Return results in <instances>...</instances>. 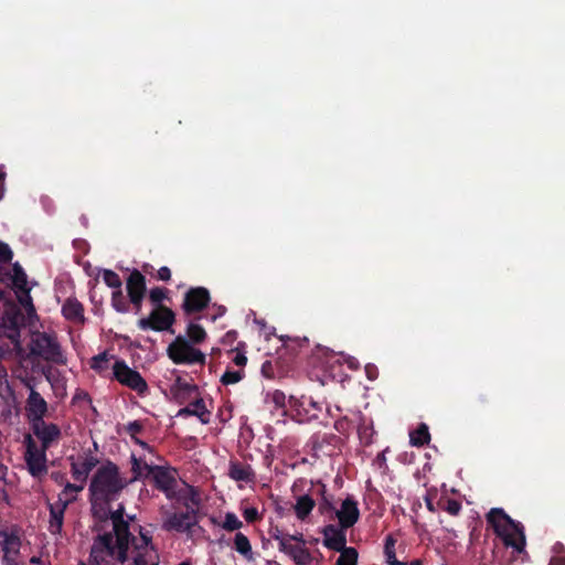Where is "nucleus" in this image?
Wrapping results in <instances>:
<instances>
[{"label":"nucleus","mask_w":565,"mask_h":565,"mask_svg":"<svg viewBox=\"0 0 565 565\" xmlns=\"http://www.w3.org/2000/svg\"><path fill=\"white\" fill-rule=\"evenodd\" d=\"M113 533L107 532L95 537L87 565H116L128 559L129 545H132L131 565H158L159 556L151 544V536L140 530V537H135L129 530V522L124 519V507L109 512Z\"/></svg>","instance_id":"1"},{"label":"nucleus","mask_w":565,"mask_h":565,"mask_svg":"<svg viewBox=\"0 0 565 565\" xmlns=\"http://www.w3.org/2000/svg\"><path fill=\"white\" fill-rule=\"evenodd\" d=\"M486 520L507 547H512L519 553L524 551L526 540L522 523L514 521L502 508L490 509Z\"/></svg>","instance_id":"2"},{"label":"nucleus","mask_w":565,"mask_h":565,"mask_svg":"<svg viewBox=\"0 0 565 565\" xmlns=\"http://www.w3.org/2000/svg\"><path fill=\"white\" fill-rule=\"evenodd\" d=\"M128 482L120 477L118 467L108 461L97 469L92 478L89 491L92 499L97 502L108 503L113 500Z\"/></svg>","instance_id":"3"},{"label":"nucleus","mask_w":565,"mask_h":565,"mask_svg":"<svg viewBox=\"0 0 565 565\" xmlns=\"http://www.w3.org/2000/svg\"><path fill=\"white\" fill-rule=\"evenodd\" d=\"M143 469L146 470V478H150L154 488L162 491L168 499L175 497L177 471L162 466H151L143 462Z\"/></svg>","instance_id":"4"},{"label":"nucleus","mask_w":565,"mask_h":565,"mask_svg":"<svg viewBox=\"0 0 565 565\" xmlns=\"http://www.w3.org/2000/svg\"><path fill=\"white\" fill-rule=\"evenodd\" d=\"M206 338V332L202 326L190 322L186 327L185 335H178L175 340L167 348V353H203L194 349V344L202 343Z\"/></svg>","instance_id":"5"},{"label":"nucleus","mask_w":565,"mask_h":565,"mask_svg":"<svg viewBox=\"0 0 565 565\" xmlns=\"http://www.w3.org/2000/svg\"><path fill=\"white\" fill-rule=\"evenodd\" d=\"M114 377L121 384L130 390L136 391L138 394H143L148 390V384L145 379L136 370L130 369L122 361H116L113 365Z\"/></svg>","instance_id":"6"},{"label":"nucleus","mask_w":565,"mask_h":565,"mask_svg":"<svg viewBox=\"0 0 565 565\" xmlns=\"http://www.w3.org/2000/svg\"><path fill=\"white\" fill-rule=\"evenodd\" d=\"M174 321V312L167 306H160L153 308L148 317L140 319L139 327L142 330L166 331L172 327Z\"/></svg>","instance_id":"7"},{"label":"nucleus","mask_w":565,"mask_h":565,"mask_svg":"<svg viewBox=\"0 0 565 565\" xmlns=\"http://www.w3.org/2000/svg\"><path fill=\"white\" fill-rule=\"evenodd\" d=\"M26 450L24 454V459L28 466L30 473L33 477H41L47 472L46 467V456L43 447L39 448L31 435H26L25 437Z\"/></svg>","instance_id":"8"},{"label":"nucleus","mask_w":565,"mask_h":565,"mask_svg":"<svg viewBox=\"0 0 565 565\" xmlns=\"http://www.w3.org/2000/svg\"><path fill=\"white\" fill-rule=\"evenodd\" d=\"M126 290L129 302L135 309V313H139L141 311L142 302L147 292L146 277L140 270H131L126 280Z\"/></svg>","instance_id":"9"},{"label":"nucleus","mask_w":565,"mask_h":565,"mask_svg":"<svg viewBox=\"0 0 565 565\" xmlns=\"http://www.w3.org/2000/svg\"><path fill=\"white\" fill-rule=\"evenodd\" d=\"M316 409V403L311 397L301 396L297 399L290 396L289 409H285V416H290L297 423H303L317 417Z\"/></svg>","instance_id":"10"},{"label":"nucleus","mask_w":565,"mask_h":565,"mask_svg":"<svg viewBox=\"0 0 565 565\" xmlns=\"http://www.w3.org/2000/svg\"><path fill=\"white\" fill-rule=\"evenodd\" d=\"M211 296L205 287H191L184 295L182 309L190 316L203 311L210 303Z\"/></svg>","instance_id":"11"},{"label":"nucleus","mask_w":565,"mask_h":565,"mask_svg":"<svg viewBox=\"0 0 565 565\" xmlns=\"http://www.w3.org/2000/svg\"><path fill=\"white\" fill-rule=\"evenodd\" d=\"M76 498H62L58 497V500L55 503H50V532L52 534H61L63 522H64V512L70 503H72Z\"/></svg>","instance_id":"12"},{"label":"nucleus","mask_w":565,"mask_h":565,"mask_svg":"<svg viewBox=\"0 0 565 565\" xmlns=\"http://www.w3.org/2000/svg\"><path fill=\"white\" fill-rule=\"evenodd\" d=\"M33 434L41 440V447L47 449L50 445L61 437V429L57 425L46 423L44 419L32 424Z\"/></svg>","instance_id":"13"},{"label":"nucleus","mask_w":565,"mask_h":565,"mask_svg":"<svg viewBox=\"0 0 565 565\" xmlns=\"http://www.w3.org/2000/svg\"><path fill=\"white\" fill-rule=\"evenodd\" d=\"M71 461V472L76 481L85 483L90 471L98 465L99 460L93 455H85L83 458L75 460L74 457L68 458Z\"/></svg>","instance_id":"14"},{"label":"nucleus","mask_w":565,"mask_h":565,"mask_svg":"<svg viewBox=\"0 0 565 565\" xmlns=\"http://www.w3.org/2000/svg\"><path fill=\"white\" fill-rule=\"evenodd\" d=\"M196 514L192 511H185L182 513H172L163 522L162 527L166 531H178L185 532L196 524Z\"/></svg>","instance_id":"15"},{"label":"nucleus","mask_w":565,"mask_h":565,"mask_svg":"<svg viewBox=\"0 0 565 565\" xmlns=\"http://www.w3.org/2000/svg\"><path fill=\"white\" fill-rule=\"evenodd\" d=\"M335 516L342 529L352 527L360 518L358 502L352 497H348L343 500L341 509L335 511Z\"/></svg>","instance_id":"16"},{"label":"nucleus","mask_w":565,"mask_h":565,"mask_svg":"<svg viewBox=\"0 0 565 565\" xmlns=\"http://www.w3.org/2000/svg\"><path fill=\"white\" fill-rule=\"evenodd\" d=\"M343 530L344 529H339L333 524L324 526L322 530L323 545L335 552H342L344 548H349L347 546V536Z\"/></svg>","instance_id":"17"},{"label":"nucleus","mask_w":565,"mask_h":565,"mask_svg":"<svg viewBox=\"0 0 565 565\" xmlns=\"http://www.w3.org/2000/svg\"><path fill=\"white\" fill-rule=\"evenodd\" d=\"M28 417L31 419L32 424L42 420L43 416L47 412V404L44 398L36 392L33 387L30 386V395L26 399L25 406Z\"/></svg>","instance_id":"18"},{"label":"nucleus","mask_w":565,"mask_h":565,"mask_svg":"<svg viewBox=\"0 0 565 565\" xmlns=\"http://www.w3.org/2000/svg\"><path fill=\"white\" fill-rule=\"evenodd\" d=\"M285 554L290 556L297 565H319V562L305 547L303 540H299V543L295 545L285 542Z\"/></svg>","instance_id":"19"},{"label":"nucleus","mask_w":565,"mask_h":565,"mask_svg":"<svg viewBox=\"0 0 565 565\" xmlns=\"http://www.w3.org/2000/svg\"><path fill=\"white\" fill-rule=\"evenodd\" d=\"M62 315L75 326H82L86 321L83 303L73 297L67 298L62 305Z\"/></svg>","instance_id":"20"},{"label":"nucleus","mask_w":565,"mask_h":565,"mask_svg":"<svg viewBox=\"0 0 565 565\" xmlns=\"http://www.w3.org/2000/svg\"><path fill=\"white\" fill-rule=\"evenodd\" d=\"M172 500L180 502L186 511H192L193 514L198 513L201 504L200 492L192 486H186L184 489L177 491Z\"/></svg>","instance_id":"21"},{"label":"nucleus","mask_w":565,"mask_h":565,"mask_svg":"<svg viewBox=\"0 0 565 565\" xmlns=\"http://www.w3.org/2000/svg\"><path fill=\"white\" fill-rule=\"evenodd\" d=\"M32 342L34 348L31 349L30 353H60L56 339L46 332L36 333Z\"/></svg>","instance_id":"22"},{"label":"nucleus","mask_w":565,"mask_h":565,"mask_svg":"<svg viewBox=\"0 0 565 565\" xmlns=\"http://www.w3.org/2000/svg\"><path fill=\"white\" fill-rule=\"evenodd\" d=\"M21 541L19 536L14 534L6 535L2 543V551L4 553L3 559L6 564L17 563V556L19 554Z\"/></svg>","instance_id":"23"},{"label":"nucleus","mask_w":565,"mask_h":565,"mask_svg":"<svg viewBox=\"0 0 565 565\" xmlns=\"http://www.w3.org/2000/svg\"><path fill=\"white\" fill-rule=\"evenodd\" d=\"M179 416H198L203 424H207L210 422V412L206 409L204 405V401L202 398H196L193 403H190L189 406L182 408L178 413Z\"/></svg>","instance_id":"24"},{"label":"nucleus","mask_w":565,"mask_h":565,"mask_svg":"<svg viewBox=\"0 0 565 565\" xmlns=\"http://www.w3.org/2000/svg\"><path fill=\"white\" fill-rule=\"evenodd\" d=\"M228 476L236 481H252L254 472L248 465L237 461L231 462Z\"/></svg>","instance_id":"25"},{"label":"nucleus","mask_w":565,"mask_h":565,"mask_svg":"<svg viewBox=\"0 0 565 565\" xmlns=\"http://www.w3.org/2000/svg\"><path fill=\"white\" fill-rule=\"evenodd\" d=\"M315 505V500L310 495L303 494L298 497L297 502L294 505V510L297 518L301 521H305L306 518L311 513Z\"/></svg>","instance_id":"26"},{"label":"nucleus","mask_w":565,"mask_h":565,"mask_svg":"<svg viewBox=\"0 0 565 565\" xmlns=\"http://www.w3.org/2000/svg\"><path fill=\"white\" fill-rule=\"evenodd\" d=\"M196 391V386L190 385L182 381L180 376L175 379V383L171 388V392L174 396V398L179 403H183L185 401L186 394H190L192 392Z\"/></svg>","instance_id":"27"},{"label":"nucleus","mask_w":565,"mask_h":565,"mask_svg":"<svg viewBox=\"0 0 565 565\" xmlns=\"http://www.w3.org/2000/svg\"><path fill=\"white\" fill-rule=\"evenodd\" d=\"M411 444L416 447H423L430 440V434L426 424H420L411 433Z\"/></svg>","instance_id":"28"},{"label":"nucleus","mask_w":565,"mask_h":565,"mask_svg":"<svg viewBox=\"0 0 565 565\" xmlns=\"http://www.w3.org/2000/svg\"><path fill=\"white\" fill-rule=\"evenodd\" d=\"M396 540L392 534H388L385 539L384 544V554L386 557V564L387 565H406L405 562H401L396 558V551H395Z\"/></svg>","instance_id":"29"},{"label":"nucleus","mask_w":565,"mask_h":565,"mask_svg":"<svg viewBox=\"0 0 565 565\" xmlns=\"http://www.w3.org/2000/svg\"><path fill=\"white\" fill-rule=\"evenodd\" d=\"M12 271H13V275H12V282H13V286L19 290V291H28V277H26V274L24 271V269L22 268V266L19 264V263H14L12 265Z\"/></svg>","instance_id":"30"},{"label":"nucleus","mask_w":565,"mask_h":565,"mask_svg":"<svg viewBox=\"0 0 565 565\" xmlns=\"http://www.w3.org/2000/svg\"><path fill=\"white\" fill-rule=\"evenodd\" d=\"M340 443V437H338L337 435H333V434H324L322 437H321V440H317L315 441V449L316 450H320L322 451L323 454H331V449H326L327 447H337L338 444Z\"/></svg>","instance_id":"31"},{"label":"nucleus","mask_w":565,"mask_h":565,"mask_svg":"<svg viewBox=\"0 0 565 565\" xmlns=\"http://www.w3.org/2000/svg\"><path fill=\"white\" fill-rule=\"evenodd\" d=\"M111 306L120 313H126L130 310V302L126 300L122 290H114L111 294Z\"/></svg>","instance_id":"32"},{"label":"nucleus","mask_w":565,"mask_h":565,"mask_svg":"<svg viewBox=\"0 0 565 565\" xmlns=\"http://www.w3.org/2000/svg\"><path fill=\"white\" fill-rule=\"evenodd\" d=\"M335 565H356L358 564V551L354 547L344 548L340 552Z\"/></svg>","instance_id":"33"},{"label":"nucleus","mask_w":565,"mask_h":565,"mask_svg":"<svg viewBox=\"0 0 565 565\" xmlns=\"http://www.w3.org/2000/svg\"><path fill=\"white\" fill-rule=\"evenodd\" d=\"M168 298V290L163 287H154L149 291V300L154 308L164 306L162 302Z\"/></svg>","instance_id":"34"},{"label":"nucleus","mask_w":565,"mask_h":565,"mask_svg":"<svg viewBox=\"0 0 565 565\" xmlns=\"http://www.w3.org/2000/svg\"><path fill=\"white\" fill-rule=\"evenodd\" d=\"M103 280L109 288L115 290L121 289V279L119 275L111 269L103 270Z\"/></svg>","instance_id":"35"},{"label":"nucleus","mask_w":565,"mask_h":565,"mask_svg":"<svg viewBox=\"0 0 565 565\" xmlns=\"http://www.w3.org/2000/svg\"><path fill=\"white\" fill-rule=\"evenodd\" d=\"M175 364H204L205 355H169Z\"/></svg>","instance_id":"36"},{"label":"nucleus","mask_w":565,"mask_h":565,"mask_svg":"<svg viewBox=\"0 0 565 565\" xmlns=\"http://www.w3.org/2000/svg\"><path fill=\"white\" fill-rule=\"evenodd\" d=\"M89 365L93 370L97 371L98 373H102L109 367V359L108 355H94L90 361Z\"/></svg>","instance_id":"37"},{"label":"nucleus","mask_w":565,"mask_h":565,"mask_svg":"<svg viewBox=\"0 0 565 565\" xmlns=\"http://www.w3.org/2000/svg\"><path fill=\"white\" fill-rule=\"evenodd\" d=\"M235 550L244 555L250 552L248 539L243 533H237L234 540Z\"/></svg>","instance_id":"38"},{"label":"nucleus","mask_w":565,"mask_h":565,"mask_svg":"<svg viewBox=\"0 0 565 565\" xmlns=\"http://www.w3.org/2000/svg\"><path fill=\"white\" fill-rule=\"evenodd\" d=\"M242 526V522L236 518L233 513H226L225 520L223 523V529L226 531H235Z\"/></svg>","instance_id":"39"},{"label":"nucleus","mask_w":565,"mask_h":565,"mask_svg":"<svg viewBox=\"0 0 565 565\" xmlns=\"http://www.w3.org/2000/svg\"><path fill=\"white\" fill-rule=\"evenodd\" d=\"M131 471L134 472V478L131 481L138 479L141 476L146 475V470L143 469V463L136 456L131 457Z\"/></svg>","instance_id":"40"},{"label":"nucleus","mask_w":565,"mask_h":565,"mask_svg":"<svg viewBox=\"0 0 565 565\" xmlns=\"http://www.w3.org/2000/svg\"><path fill=\"white\" fill-rule=\"evenodd\" d=\"M461 508H462L461 503L456 499H448L446 501V505L443 507V509L446 512H448L450 515H454V516L459 514V512L461 511Z\"/></svg>","instance_id":"41"},{"label":"nucleus","mask_w":565,"mask_h":565,"mask_svg":"<svg viewBox=\"0 0 565 565\" xmlns=\"http://www.w3.org/2000/svg\"><path fill=\"white\" fill-rule=\"evenodd\" d=\"M242 379V373L239 371H226L222 377L221 382L224 385L237 383Z\"/></svg>","instance_id":"42"},{"label":"nucleus","mask_w":565,"mask_h":565,"mask_svg":"<svg viewBox=\"0 0 565 565\" xmlns=\"http://www.w3.org/2000/svg\"><path fill=\"white\" fill-rule=\"evenodd\" d=\"M335 509L331 501H329L327 498H323V500L319 503V512L323 515H329L330 518H333L335 515Z\"/></svg>","instance_id":"43"},{"label":"nucleus","mask_w":565,"mask_h":565,"mask_svg":"<svg viewBox=\"0 0 565 565\" xmlns=\"http://www.w3.org/2000/svg\"><path fill=\"white\" fill-rule=\"evenodd\" d=\"M13 253L8 244L0 242V263L7 264L12 260Z\"/></svg>","instance_id":"44"},{"label":"nucleus","mask_w":565,"mask_h":565,"mask_svg":"<svg viewBox=\"0 0 565 565\" xmlns=\"http://www.w3.org/2000/svg\"><path fill=\"white\" fill-rule=\"evenodd\" d=\"M23 294V297H20L19 301L20 303L25 308L28 313L35 312V308L32 303V298L30 296V289L28 288V291H21Z\"/></svg>","instance_id":"45"},{"label":"nucleus","mask_w":565,"mask_h":565,"mask_svg":"<svg viewBox=\"0 0 565 565\" xmlns=\"http://www.w3.org/2000/svg\"><path fill=\"white\" fill-rule=\"evenodd\" d=\"M364 371H365L366 377L370 381H374L379 376V369L373 363H366L365 366H364Z\"/></svg>","instance_id":"46"},{"label":"nucleus","mask_w":565,"mask_h":565,"mask_svg":"<svg viewBox=\"0 0 565 565\" xmlns=\"http://www.w3.org/2000/svg\"><path fill=\"white\" fill-rule=\"evenodd\" d=\"M343 358V363L348 365V367L352 371H356L360 367V362L354 355H341Z\"/></svg>","instance_id":"47"},{"label":"nucleus","mask_w":565,"mask_h":565,"mask_svg":"<svg viewBox=\"0 0 565 565\" xmlns=\"http://www.w3.org/2000/svg\"><path fill=\"white\" fill-rule=\"evenodd\" d=\"M244 518L247 522L253 523L258 520L259 514L256 508H247L244 510Z\"/></svg>","instance_id":"48"},{"label":"nucleus","mask_w":565,"mask_h":565,"mask_svg":"<svg viewBox=\"0 0 565 565\" xmlns=\"http://www.w3.org/2000/svg\"><path fill=\"white\" fill-rule=\"evenodd\" d=\"M157 278L162 281H168L171 279V270L167 266H162L157 271Z\"/></svg>","instance_id":"49"},{"label":"nucleus","mask_w":565,"mask_h":565,"mask_svg":"<svg viewBox=\"0 0 565 565\" xmlns=\"http://www.w3.org/2000/svg\"><path fill=\"white\" fill-rule=\"evenodd\" d=\"M83 488H84L83 483H82V484H79V486H77V484H74V483H70V482H67V483L65 484V487H64V490H63V492H62L61 497H62V495H65V497H66V495L68 494V492H78V491H82V490H83Z\"/></svg>","instance_id":"50"},{"label":"nucleus","mask_w":565,"mask_h":565,"mask_svg":"<svg viewBox=\"0 0 565 565\" xmlns=\"http://www.w3.org/2000/svg\"><path fill=\"white\" fill-rule=\"evenodd\" d=\"M94 504H93V510H94V516L97 518L98 520L100 521H104V520H107L108 519V512L104 509V508H100V509H96V502L93 500Z\"/></svg>","instance_id":"51"},{"label":"nucleus","mask_w":565,"mask_h":565,"mask_svg":"<svg viewBox=\"0 0 565 565\" xmlns=\"http://www.w3.org/2000/svg\"><path fill=\"white\" fill-rule=\"evenodd\" d=\"M264 375L266 377H273L274 374H273V367H271V363L270 362H266L263 364V369H262Z\"/></svg>","instance_id":"52"},{"label":"nucleus","mask_w":565,"mask_h":565,"mask_svg":"<svg viewBox=\"0 0 565 565\" xmlns=\"http://www.w3.org/2000/svg\"><path fill=\"white\" fill-rule=\"evenodd\" d=\"M141 429H142V426L138 422H134V423L129 424V426H128V430L131 434L140 433Z\"/></svg>","instance_id":"53"},{"label":"nucleus","mask_w":565,"mask_h":565,"mask_svg":"<svg viewBox=\"0 0 565 565\" xmlns=\"http://www.w3.org/2000/svg\"><path fill=\"white\" fill-rule=\"evenodd\" d=\"M45 359L47 361H52V362H55V363H65L64 355H62V354H58V355H45Z\"/></svg>","instance_id":"54"},{"label":"nucleus","mask_w":565,"mask_h":565,"mask_svg":"<svg viewBox=\"0 0 565 565\" xmlns=\"http://www.w3.org/2000/svg\"><path fill=\"white\" fill-rule=\"evenodd\" d=\"M237 333L235 331H228L224 337V342L232 343L236 340Z\"/></svg>","instance_id":"55"},{"label":"nucleus","mask_w":565,"mask_h":565,"mask_svg":"<svg viewBox=\"0 0 565 565\" xmlns=\"http://www.w3.org/2000/svg\"><path fill=\"white\" fill-rule=\"evenodd\" d=\"M246 355H235L234 363L237 366H244L246 364Z\"/></svg>","instance_id":"56"},{"label":"nucleus","mask_w":565,"mask_h":565,"mask_svg":"<svg viewBox=\"0 0 565 565\" xmlns=\"http://www.w3.org/2000/svg\"><path fill=\"white\" fill-rule=\"evenodd\" d=\"M4 179H6V173L0 172V201L2 200L3 194H4Z\"/></svg>","instance_id":"57"},{"label":"nucleus","mask_w":565,"mask_h":565,"mask_svg":"<svg viewBox=\"0 0 565 565\" xmlns=\"http://www.w3.org/2000/svg\"><path fill=\"white\" fill-rule=\"evenodd\" d=\"M425 503H426V507L427 509L430 511V512H435L436 511V508L433 503V499L430 498V495H426L425 497Z\"/></svg>","instance_id":"58"},{"label":"nucleus","mask_w":565,"mask_h":565,"mask_svg":"<svg viewBox=\"0 0 565 565\" xmlns=\"http://www.w3.org/2000/svg\"><path fill=\"white\" fill-rule=\"evenodd\" d=\"M244 345H242L241 343L236 347V348H231L226 351V353H236V354H239V353H244Z\"/></svg>","instance_id":"59"},{"label":"nucleus","mask_w":565,"mask_h":565,"mask_svg":"<svg viewBox=\"0 0 565 565\" xmlns=\"http://www.w3.org/2000/svg\"><path fill=\"white\" fill-rule=\"evenodd\" d=\"M369 434V427L362 426L359 428V436L361 439L365 438Z\"/></svg>","instance_id":"60"},{"label":"nucleus","mask_w":565,"mask_h":565,"mask_svg":"<svg viewBox=\"0 0 565 565\" xmlns=\"http://www.w3.org/2000/svg\"><path fill=\"white\" fill-rule=\"evenodd\" d=\"M262 331L264 332L266 339H268V337L271 334V329L266 327L265 324L263 326Z\"/></svg>","instance_id":"61"},{"label":"nucleus","mask_w":565,"mask_h":565,"mask_svg":"<svg viewBox=\"0 0 565 565\" xmlns=\"http://www.w3.org/2000/svg\"><path fill=\"white\" fill-rule=\"evenodd\" d=\"M149 269H152V266H151V265H149V264H145V265L142 266V270H143L145 273H149Z\"/></svg>","instance_id":"62"},{"label":"nucleus","mask_w":565,"mask_h":565,"mask_svg":"<svg viewBox=\"0 0 565 565\" xmlns=\"http://www.w3.org/2000/svg\"><path fill=\"white\" fill-rule=\"evenodd\" d=\"M409 565H423V562L420 559H413Z\"/></svg>","instance_id":"63"},{"label":"nucleus","mask_w":565,"mask_h":565,"mask_svg":"<svg viewBox=\"0 0 565 565\" xmlns=\"http://www.w3.org/2000/svg\"><path fill=\"white\" fill-rule=\"evenodd\" d=\"M225 310H226V309H225V307L221 306V307L218 308V315H220V316L224 315Z\"/></svg>","instance_id":"64"}]
</instances>
